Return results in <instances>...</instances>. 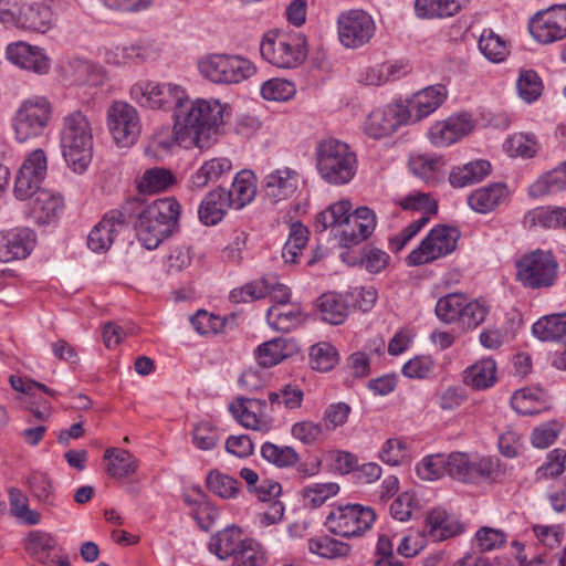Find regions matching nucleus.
Instances as JSON below:
<instances>
[{"label": "nucleus", "mask_w": 566, "mask_h": 566, "mask_svg": "<svg viewBox=\"0 0 566 566\" xmlns=\"http://www.w3.org/2000/svg\"><path fill=\"white\" fill-rule=\"evenodd\" d=\"M494 463L491 458L452 452L449 454V475L464 483H479L491 478Z\"/></svg>", "instance_id": "dca6fc26"}, {"label": "nucleus", "mask_w": 566, "mask_h": 566, "mask_svg": "<svg viewBox=\"0 0 566 566\" xmlns=\"http://www.w3.org/2000/svg\"><path fill=\"white\" fill-rule=\"evenodd\" d=\"M133 229L123 220V214L112 211L96 223L87 235L88 248H123L133 242Z\"/></svg>", "instance_id": "4468645a"}, {"label": "nucleus", "mask_w": 566, "mask_h": 566, "mask_svg": "<svg viewBox=\"0 0 566 566\" xmlns=\"http://www.w3.org/2000/svg\"><path fill=\"white\" fill-rule=\"evenodd\" d=\"M339 248H350L368 239L376 228V214L368 207L357 208L342 226Z\"/></svg>", "instance_id": "4be33fe9"}, {"label": "nucleus", "mask_w": 566, "mask_h": 566, "mask_svg": "<svg viewBox=\"0 0 566 566\" xmlns=\"http://www.w3.org/2000/svg\"><path fill=\"white\" fill-rule=\"evenodd\" d=\"M31 200V209L40 223H49L55 220L64 208V198L61 193L42 189Z\"/></svg>", "instance_id": "c85d7f7f"}, {"label": "nucleus", "mask_w": 566, "mask_h": 566, "mask_svg": "<svg viewBox=\"0 0 566 566\" xmlns=\"http://www.w3.org/2000/svg\"><path fill=\"white\" fill-rule=\"evenodd\" d=\"M52 103L45 96L24 99L12 118L15 139L24 143L42 135L52 118Z\"/></svg>", "instance_id": "6e6552de"}, {"label": "nucleus", "mask_w": 566, "mask_h": 566, "mask_svg": "<svg viewBox=\"0 0 566 566\" xmlns=\"http://www.w3.org/2000/svg\"><path fill=\"white\" fill-rule=\"evenodd\" d=\"M268 324L277 332L289 333L305 321V315L298 305H272L266 311Z\"/></svg>", "instance_id": "2f4dec72"}, {"label": "nucleus", "mask_w": 566, "mask_h": 566, "mask_svg": "<svg viewBox=\"0 0 566 566\" xmlns=\"http://www.w3.org/2000/svg\"><path fill=\"white\" fill-rule=\"evenodd\" d=\"M337 349L329 343L321 342L310 349V364L314 370L327 373L338 363Z\"/></svg>", "instance_id": "864d4df0"}, {"label": "nucleus", "mask_w": 566, "mask_h": 566, "mask_svg": "<svg viewBox=\"0 0 566 566\" xmlns=\"http://www.w3.org/2000/svg\"><path fill=\"white\" fill-rule=\"evenodd\" d=\"M465 385L476 390L492 387L496 381V363L492 358H482L469 366L463 373Z\"/></svg>", "instance_id": "c9c22d12"}, {"label": "nucleus", "mask_w": 566, "mask_h": 566, "mask_svg": "<svg viewBox=\"0 0 566 566\" xmlns=\"http://www.w3.org/2000/svg\"><path fill=\"white\" fill-rule=\"evenodd\" d=\"M206 481L209 491L226 500L235 497L240 490V482L237 479L217 470L210 471Z\"/></svg>", "instance_id": "0e129e2a"}, {"label": "nucleus", "mask_w": 566, "mask_h": 566, "mask_svg": "<svg viewBox=\"0 0 566 566\" xmlns=\"http://www.w3.org/2000/svg\"><path fill=\"white\" fill-rule=\"evenodd\" d=\"M261 455L268 462L279 468H291L300 461L296 450L289 446H277L272 442H264L261 447Z\"/></svg>", "instance_id": "6e6d98bb"}, {"label": "nucleus", "mask_w": 566, "mask_h": 566, "mask_svg": "<svg viewBox=\"0 0 566 566\" xmlns=\"http://www.w3.org/2000/svg\"><path fill=\"white\" fill-rule=\"evenodd\" d=\"M227 197V190L218 187L209 191L203 198L198 209L199 220L205 226H214L219 223L232 205Z\"/></svg>", "instance_id": "cd10ccee"}, {"label": "nucleus", "mask_w": 566, "mask_h": 566, "mask_svg": "<svg viewBox=\"0 0 566 566\" xmlns=\"http://www.w3.org/2000/svg\"><path fill=\"white\" fill-rule=\"evenodd\" d=\"M298 176L290 168L276 169L264 177L262 190L272 202L291 198L297 190Z\"/></svg>", "instance_id": "393cba45"}, {"label": "nucleus", "mask_w": 566, "mask_h": 566, "mask_svg": "<svg viewBox=\"0 0 566 566\" xmlns=\"http://www.w3.org/2000/svg\"><path fill=\"white\" fill-rule=\"evenodd\" d=\"M242 530L237 525H228L213 534L208 543V549L221 560L234 557L243 546Z\"/></svg>", "instance_id": "bb28decb"}, {"label": "nucleus", "mask_w": 566, "mask_h": 566, "mask_svg": "<svg viewBox=\"0 0 566 566\" xmlns=\"http://www.w3.org/2000/svg\"><path fill=\"white\" fill-rule=\"evenodd\" d=\"M9 504L12 516L27 525H36L41 521V514L29 507V500L18 488L9 489Z\"/></svg>", "instance_id": "603ef678"}, {"label": "nucleus", "mask_w": 566, "mask_h": 566, "mask_svg": "<svg viewBox=\"0 0 566 566\" xmlns=\"http://www.w3.org/2000/svg\"><path fill=\"white\" fill-rule=\"evenodd\" d=\"M465 297L461 293H450L440 297L434 308L437 317L446 324L460 323L462 310L465 308Z\"/></svg>", "instance_id": "8fccbe9b"}, {"label": "nucleus", "mask_w": 566, "mask_h": 566, "mask_svg": "<svg viewBox=\"0 0 566 566\" xmlns=\"http://www.w3.org/2000/svg\"><path fill=\"white\" fill-rule=\"evenodd\" d=\"M130 98L142 107L176 111L187 99L186 91L171 83L142 81L130 87Z\"/></svg>", "instance_id": "9b49d317"}, {"label": "nucleus", "mask_w": 566, "mask_h": 566, "mask_svg": "<svg viewBox=\"0 0 566 566\" xmlns=\"http://www.w3.org/2000/svg\"><path fill=\"white\" fill-rule=\"evenodd\" d=\"M317 308L324 322L332 325L343 324L349 313L346 293H324L317 298Z\"/></svg>", "instance_id": "473e14b6"}, {"label": "nucleus", "mask_w": 566, "mask_h": 566, "mask_svg": "<svg viewBox=\"0 0 566 566\" xmlns=\"http://www.w3.org/2000/svg\"><path fill=\"white\" fill-rule=\"evenodd\" d=\"M491 172L488 160L470 161L462 167L454 168L449 176L450 184L455 188H463L483 180Z\"/></svg>", "instance_id": "a19ab883"}, {"label": "nucleus", "mask_w": 566, "mask_h": 566, "mask_svg": "<svg viewBox=\"0 0 566 566\" xmlns=\"http://www.w3.org/2000/svg\"><path fill=\"white\" fill-rule=\"evenodd\" d=\"M376 520V513L369 506L348 503L334 507L326 517L327 530L342 537H359L368 531Z\"/></svg>", "instance_id": "9d476101"}, {"label": "nucleus", "mask_w": 566, "mask_h": 566, "mask_svg": "<svg viewBox=\"0 0 566 566\" xmlns=\"http://www.w3.org/2000/svg\"><path fill=\"white\" fill-rule=\"evenodd\" d=\"M442 166L443 160L438 156L419 154L411 156L409 159L410 170L427 182H432L437 179V174Z\"/></svg>", "instance_id": "052dcab7"}, {"label": "nucleus", "mask_w": 566, "mask_h": 566, "mask_svg": "<svg viewBox=\"0 0 566 566\" xmlns=\"http://www.w3.org/2000/svg\"><path fill=\"white\" fill-rule=\"evenodd\" d=\"M471 129L468 115L452 116L433 124L428 132V137L434 146L447 147L469 134Z\"/></svg>", "instance_id": "b1692460"}, {"label": "nucleus", "mask_w": 566, "mask_h": 566, "mask_svg": "<svg viewBox=\"0 0 566 566\" xmlns=\"http://www.w3.org/2000/svg\"><path fill=\"white\" fill-rule=\"evenodd\" d=\"M401 125H409L402 103L389 104L373 111L366 118L365 133L373 138H382Z\"/></svg>", "instance_id": "aec40b11"}, {"label": "nucleus", "mask_w": 566, "mask_h": 566, "mask_svg": "<svg viewBox=\"0 0 566 566\" xmlns=\"http://www.w3.org/2000/svg\"><path fill=\"white\" fill-rule=\"evenodd\" d=\"M462 8V0H416L415 9L423 19L453 17Z\"/></svg>", "instance_id": "c03bdc74"}, {"label": "nucleus", "mask_w": 566, "mask_h": 566, "mask_svg": "<svg viewBox=\"0 0 566 566\" xmlns=\"http://www.w3.org/2000/svg\"><path fill=\"white\" fill-rule=\"evenodd\" d=\"M179 214L180 205L176 199H157L138 213L133 237L138 239L142 248H158L175 232Z\"/></svg>", "instance_id": "f03ea898"}, {"label": "nucleus", "mask_w": 566, "mask_h": 566, "mask_svg": "<svg viewBox=\"0 0 566 566\" xmlns=\"http://www.w3.org/2000/svg\"><path fill=\"white\" fill-rule=\"evenodd\" d=\"M337 32L345 48L358 49L370 42L376 32V24L368 12L352 9L338 15Z\"/></svg>", "instance_id": "f8f14e48"}, {"label": "nucleus", "mask_w": 566, "mask_h": 566, "mask_svg": "<svg viewBox=\"0 0 566 566\" xmlns=\"http://www.w3.org/2000/svg\"><path fill=\"white\" fill-rule=\"evenodd\" d=\"M6 55L14 65L39 75H45L51 70V60L45 51L23 41L10 43L7 46Z\"/></svg>", "instance_id": "412c9836"}, {"label": "nucleus", "mask_w": 566, "mask_h": 566, "mask_svg": "<svg viewBox=\"0 0 566 566\" xmlns=\"http://www.w3.org/2000/svg\"><path fill=\"white\" fill-rule=\"evenodd\" d=\"M291 342L284 337L273 338L256 349V359L262 367H272L291 355Z\"/></svg>", "instance_id": "a18cd8bd"}, {"label": "nucleus", "mask_w": 566, "mask_h": 566, "mask_svg": "<svg viewBox=\"0 0 566 566\" xmlns=\"http://www.w3.org/2000/svg\"><path fill=\"white\" fill-rule=\"evenodd\" d=\"M226 104L217 99H187L177 107L174 119L177 122L179 139L185 149H207L217 140L224 124Z\"/></svg>", "instance_id": "f257e3e1"}, {"label": "nucleus", "mask_w": 566, "mask_h": 566, "mask_svg": "<svg viewBox=\"0 0 566 566\" xmlns=\"http://www.w3.org/2000/svg\"><path fill=\"white\" fill-rule=\"evenodd\" d=\"M268 562L263 545L252 537H244L243 546L233 557V566H264Z\"/></svg>", "instance_id": "09e8293b"}, {"label": "nucleus", "mask_w": 566, "mask_h": 566, "mask_svg": "<svg viewBox=\"0 0 566 566\" xmlns=\"http://www.w3.org/2000/svg\"><path fill=\"white\" fill-rule=\"evenodd\" d=\"M304 399L303 390L296 385H284L275 391L268 395V400L272 410L284 407L287 410L298 409Z\"/></svg>", "instance_id": "3c124183"}, {"label": "nucleus", "mask_w": 566, "mask_h": 566, "mask_svg": "<svg viewBox=\"0 0 566 566\" xmlns=\"http://www.w3.org/2000/svg\"><path fill=\"white\" fill-rule=\"evenodd\" d=\"M260 52L264 60L276 67H296L307 55L306 36L296 31H270L260 44Z\"/></svg>", "instance_id": "39448f33"}, {"label": "nucleus", "mask_w": 566, "mask_h": 566, "mask_svg": "<svg viewBox=\"0 0 566 566\" xmlns=\"http://www.w3.org/2000/svg\"><path fill=\"white\" fill-rule=\"evenodd\" d=\"M532 332L534 336L543 342L559 340L566 343V313L539 318L533 324Z\"/></svg>", "instance_id": "79ce46f5"}, {"label": "nucleus", "mask_w": 566, "mask_h": 566, "mask_svg": "<svg viewBox=\"0 0 566 566\" xmlns=\"http://www.w3.org/2000/svg\"><path fill=\"white\" fill-rule=\"evenodd\" d=\"M176 182L174 174L164 167L146 169L137 181L140 193H157L166 191Z\"/></svg>", "instance_id": "37998d69"}, {"label": "nucleus", "mask_w": 566, "mask_h": 566, "mask_svg": "<svg viewBox=\"0 0 566 566\" xmlns=\"http://www.w3.org/2000/svg\"><path fill=\"white\" fill-rule=\"evenodd\" d=\"M60 143L67 166L74 172L85 171L93 157V132L83 112L73 111L63 117Z\"/></svg>", "instance_id": "7ed1b4c3"}, {"label": "nucleus", "mask_w": 566, "mask_h": 566, "mask_svg": "<svg viewBox=\"0 0 566 566\" xmlns=\"http://www.w3.org/2000/svg\"><path fill=\"white\" fill-rule=\"evenodd\" d=\"M459 239L457 228L440 224L432 228L417 248H455Z\"/></svg>", "instance_id": "bf43d9fd"}, {"label": "nucleus", "mask_w": 566, "mask_h": 566, "mask_svg": "<svg viewBox=\"0 0 566 566\" xmlns=\"http://www.w3.org/2000/svg\"><path fill=\"white\" fill-rule=\"evenodd\" d=\"M417 474L420 479L434 481L449 475V455L431 454L424 457L416 467Z\"/></svg>", "instance_id": "e2e57ef3"}, {"label": "nucleus", "mask_w": 566, "mask_h": 566, "mask_svg": "<svg viewBox=\"0 0 566 566\" xmlns=\"http://www.w3.org/2000/svg\"><path fill=\"white\" fill-rule=\"evenodd\" d=\"M56 545V539L50 533L36 530L29 533L24 548L30 556L42 564H48L54 562L51 552Z\"/></svg>", "instance_id": "49530a36"}, {"label": "nucleus", "mask_w": 566, "mask_h": 566, "mask_svg": "<svg viewBox=\"0 0 566 566\" xmlns=\"http://www.w3.org/2000/svg\"><path fill=\"white\" fill-rule=\"evenodd\" d=\"M52 10L42 2H23L18 8V28L45 33L52 25Z\"/></svg>", "instance_id": "a878e982"}, {"label": "nucleus", "mask_w": 566, "mask_h": 566, "mask_svg": "<svg viewBox=\"0 0 566 566\" xmlns=\"http://www.w3.org/2000/svg\"><path fill=\"white\" fill-rule=\"evenodd\" d=\"M338 492L339 485L337 483H313L304 486L301 495L305 506L317 509Z\"/></svg>", "instance_id": "4d7b16f0"}, {"label": "nucleus", "mask_w": 566, "mask_h": 566, "mask_svg": "<svg viewBox=\"0 0 566 566\" xmlns=\"http://www.w3.org/2000/svg\"><path fill=\"white\" fill-rule=\"evenodd\" d=\"M48 171V158L41 148L34 149L22 163L14 181L17 199L27 200L43 188L40 187Z\"/></svg>", "instance_id": "2eb2a0df"}, {"label": "nucleus", "mask_w": 566, "mask_h": 566, "mask_svg": "<svg viewBox=\"0 0 566 566\" xmlns=\"http://www.w3.org/2000/svg\"><path fill=\"white\" fill-rule=\"evenodd\" d=\"M295 92L294 83L284 78H271L261 86L262 97L274 102H285L292 98Z\"/></svg>", "instance_id": "774afa93"}, {"label": "nucleus", "mask_w": 566, "mask_h": 566, "mask_svg": "<svg viewBox=\"0 0 566 566\" xmlns=\"http://www.w3.org/2000/svg\"><path fill=\"white\" fill-rule=\"evenodd\" d=\"M198 70L202 77L214 84H239L255 73L254 64L237 54L211 53L198 61Z\"/></svg>", "instance_id": "423d86ee"}, {"label": "nucleus", "mask_w": 566, "mask_h": 566, "mask_svg": "<svg viewBox=\"0 0 566 566\" xmlns=\"http://www.w3.org/2000/svg\"><path fill=\"white\" fill-rule=\"evenodd\" d=\"M266 277L245 283L230 291L229 301L233 304L250 303L268 296Z\"/></svg>", "instance_id": "69168bd1"}, {"label": "nucleus", "mask_w": 566, "mask_h": 566, "mask_svg": "<svg viewBox=\"0 0 566 566\" xmlns=\"http://www.w3.org/2000/svg\"><path fill=\"white\" fill-rule=\"evenodd\" d=\"M107 126L115 142L124 147L133 145L142 132L137 109L122 101H115L108 107Z\"/></svg>", "instance_id": "ddd939ff"}, {"label": "nucleus", "mask_w": 566, "mask_h": 566, "mask_svg": "<svg viewBox=\"0 0 566 566\" xmlns=\"http://www.w3.org/2000/svg\"><path fill=\"white\" fill-rule=\"evenodd\" d=\"M315 157L319 177L329 185H346L356 175L357 156L344 142L335 138L319 142Z\"/></svg>", "instance_id": "20e7f679"}, {"label": "nucleus", "mask_w": 566, "mask_h": 566, "mask_svg": "<svg viewBox=\"0 0 566 566\" xmlns=\"http://www.w3.org/2000/svg\"><path fill=\"white\" fill-rule=\"evenodd\" d=\"M161 54L160 44L148 38L132 42L114 43L103 48L101 55L111 66H139L156 61Z\"/></svg>", "instance_id": "1a4fd4ad"}, {"label": "nucleus", "mask_w": 566, "mask_h": 566, "mask_svg": "<svg viewBox=\"0 0 566 566\" xmlns=\"http://www.w3.org/2000/svg\"><path fill=\"white\" fill-rule=\"evenodd\" d=\"M558 268L551 250H531L516 259L515 279L526 289H548L555 284Z\"/></svg>", "instance_id": "0eeeda50"}, {"label": "nucleus", "mask_w": 566, "mask_h": 566, "mask_svg": "<svg viewBox=\"0 0 566 566\" xmlns=\"http://www.w3.org/2000/svg\"><path fill=\"white\" fill-rule=\"evenodd\" d=\"M509 191L504 184L495 182L475 189L469 197V206L479 213H488L494 210L507 196Z\"/></svg>", "instance_id": "72a5a7b5"}, {"label": "nucleus", "mask_w": 566, "mask_h": 566, "mask_svg": "<svg viewBox=\"0 0 566 566\" xmlns=\"http://www.w3.org/2000/svg\"><path fill=\"white\" fill-rule=\"evenodd\" d=\"M566 191V161L542 175L528 188L531 197L537 198Z\"/></svg>", "instance_id": "4c0bfd02"}, {"label": "nucleus", "mask_w": 566, "mask_h": 566, "mask_svg": "<svg viewBox=\"0 0 566 566\" xmlns=\"http://www.w3.org/2000/svg\"><path fill=\"white\" fill-rule=\"evenodd\" d=\"M352 203L348 200H339L332 203L325 210L317 213L315 219L316 231H325L331 228L334 238L338 241L340 238L342 226L350 217Z\"/></svg>", "instance_id": "c756f323"}, {"label": "nucleus", "mask_w": 566, "mask_h": 566, "mask_svg": "<svg viewBox=\"0 0 566 566\" xmlns=\"http://www.w3.org/2000/svg\"><path fill=\"white\" fill-rule=\"evenodd\" d=\"M546 394L537 387L516 390L511 397L512 408L520 415L534 416L545 409Z\"/></svg>", "instance_id": "e433bc0d"}, {"label": "nucleus", "mask_w": 566, "mask_h": 566, "mask_svg": "<svg viewBox=\"0 0 566 566\" xmlns=\"http://www.w3.org/2000/svg\"><path fill=\"white\" fill-rule=\"evenodd\" d=\"M448 90L442 84L427 86L402 104L409 124H416L434 113L447 99Z\"/></svg>", "instance_id": "a211bd4d"}, {"label": "nucleus", "mask_w": 566, "mask_h": 566, "mask_svg": "<svg viewBox=\"0 0 566 566\" xmlns=\"http://www.w3.org/2000/svg\"><path fill=\"white\" fill-rule=\"evenodd\" d=\"M27 484L34 499L40 503L54 505V488L50 476L40 471L31 472L27 478Z\"/></svg>", "instance_id": "680f3d73"}, {"label": "nucleus", "mask_w": 566, "mask_h": 566, "mask_svg": "<svg viewBox=\"0 0 566 566\" xmlns=\"http://www.w3.org/2000/svg\"><path fill=\"white\" fill-rule=\"evenodd\" d=\"M464 532V525L441 509L431 510L426 516L422 533L432 542H441Z\"/></svg>", "instance_id": "5701e85b"}, {"label": "nucleus", "mask_w": 566, "mask_h": 566, "mask_svg": "<svg viewBox=\"0 0 566 566\" xmlns=\"http://www.w3.org/2000/svg\"><path fill=\"white\" fill-rule=\"evenodd\" d=\"M70 67L73 71V81L80 85L97 86L106 78L105 70L91 61L73 60Z\"/></svg>", "instance_id": "de8ad7c7"}, {"label": "nucleus", "mask_w": 566, "mask_h": 566, "mask_svg": "<svg viewBox=\"0 0 566 566\" xmlns=\"http://www.w3.org/2000/svg\"><path fill=\"white\" fill-rule=\"evenodd\" d=\"M530 32L541 44L566 39V6H554L537 12L530 21Z\"/></svg>", "instance_id": "f3484780"}, {"label": "nucleus", "mask_w": 566, "mask_h": 566, "mask_svg": "<svg viewBox=\"0 0 566 566\" xmlns=\"http://www.w3.org/2000/svg\"><path fill=\"white\" fill-rule=\"evenodd\" d=\"M232 170V163L227 157H216L205 161L200 168L190 176L189 187L201 189L209 182H216L229 176Z\"/></svg>", "instance_id": "7c9ffc66"}, {"label": "nucleus", "mask_w": 566, "mask_h": 566, "mask_svg": "<svg viewBox=\"0 0 566 566\" xmlns=\"http://www.w3.org/2000/svg\"><path fill=\"white\" fill-rule=\"evenodd\" d=\"M524 224L528 227L539 226L545 229L566 230V208L557 206L535 208L525 214Z\"/></svg>", "instance_id": "58836bf2"}, {"label": "nucleus", "mask_w": 566, "mask_h": 566, "mask_svg": "<svg viewBox=\"0 0 566 566\" xmlns=\"http://www.w3.org/2000/svg\"><path fill=\"white\" fill-rule=\"evenodd\" d=\"M266 400L241 397L230 403L229 410L242 427L268 432L272 427V420L266 415Z\"/></svg>", "instance_id": "6ab92c4d"}, {"label": "nucleus", "mask_w": 566, "mask_h": 566, "mask_svg": "<svg viewBox=\"0 0 566 566\" xmlns=\"http://www.w3.org/2000/svg\"><path fill=\"white\" fill-rule=\"evenodd\" d=\"M103 459L107 461L106 472L115 479H124L135 473L138 468L137 459L125 449L108 448Z\"/></svg>", "instance_id": "ea45409f"}, {"label": "nucleus", "mask_w": 566, "mask_h": 566, "mask_svg": "<svg viewBox=\"0 0 566 566\" xmlns=\"http://www.w3.org/2000/svg\"><path fill=\"white\" fill-rule=\"evenodd\" d=\"M518 96L531 104L537 101L544 90L543 81L534 70H521L516 81Z\"/></svg>", "instance_id": "5fc2aeb1"}, {"label": "nucleus", "mask_w": 566, "mask_h": 566, "mask_svg": "<svg viewBox=\"0 0 566 566\" xmlns=\"http://www.w3.org/2000/svg\"><path fill=\"white\" fill-rule=\"evenodd\" d=\"M479 50L491 62L500 63L505 60L509 50L505 41L492 30H483L479 39Z\"/></svg>", "instance_id": "13d9d810"}, {"label": "nucleus", "mask_w": 566, "mask_h": 566, "mask_svg": "<svg viewBox=\"0 0 566 566\" xmlns=\"http://www.w3.org/2000/svg\"><path fill=\"white\" fill-rule=\"evenodd\" d=\"M255 195V176L249 169L239 171L233 178L231 189L227 190V197L234 209H241L250 203Z\"/></svg>", "instance_id": "f704fd0d"}, {"label": "nucleus", "mask_w": 566, "mask_h": 566, "mask_svg": "<svg viewBox=\"0 0 566 566\" xmlns=\"http://www.w3.org/2000/svg\"><path fill=\"white\" fill-rule=\"evenodd\" d=\"M36 233L28 227H18L0 231V248H33Z\"/></svg>", "instance_id": "338daca9"}]
</instances>
